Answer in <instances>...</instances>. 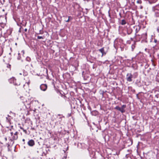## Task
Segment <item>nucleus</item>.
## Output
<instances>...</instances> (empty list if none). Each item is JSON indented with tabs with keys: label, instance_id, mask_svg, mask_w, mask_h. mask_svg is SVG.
I'll return each mask as SVG.
<instances>
[{
	"label": "nucleus",
	"instance_id": "15",
	"mask_svg": "<svg viewBox=\"0 0 159 159\" xmlns=\"http://www.w3.org/2000/svg\"><path fill=\"white\" fill-rule=\"evenodd\" d=\"M20 54L19 53H18V55H19V56H18V57H17V59H18V60H20V59H21V57H20V56H19V55H20Z\"/></svg>",
	"mask_w": 159,
	"mask_h": 159
},
{
	"label": "nucleus",
	"instance_id": "23",
	"mask_svg": "<svg viewBox=\"0 0 159 159\" xmlns=\"http://www.w3.org/2000/svg\"><path fill=\"white\" fill-rule=\"evenodd\" d=\"M20 129H23V128H22L21 127H20Z\"/></svg>",
	"mask_w": 159,
	"mask_h": 159
},
{
	"label": "nucleus",
	"instance_id": "18",
	"mask_svg": "<svg viewBox=\"0 0 159 159\" xmlns=\"http://www.w3.org/2000/svg\"><path fill=\"white\" fill-rule=\"evenodd\" d=\"M154 42L155 43H156L157 42V40L156 39H154Z\"/></svg>",
	"mask_w": 159,
	"mask_h": 159
},
{
	"label": "nucleus",
	"instance_id": "14",
	"mask_svg": "<svg viewBox=\"0 0 159 159\" xmlns=\"http://www.w3.org/2000/svg\"><path fill=\"white\" fill-rule=\"evenodd\" d=\"M137 3L141 4L142 3V1L141 0H138L137 2Z\"/></svg>",
	"mask_w": 159,
	"mask_h": 159
},
{
	"label": "nucleus",
	"instance_id": "21",
	"mask_svg": "<svg viewBox=\"0 0 159 159\" xmlns=\"http://www.w3.org/2000/svg\"><path fill=\"white\" fill-rule=\"evenodd\" d=\"M22 130H23V131H24V132H26V130H25V129H22Z\"/></svg>",
	"mask_w": 159,
	"mask_h": 159
},
{
	"label": "nucleus",
	"instance_id": "5",
	"mask_svg": "<svg viewBox=\"0 0 159 159\" xmlns=\"http://www.w3.org/2000/svg\"><path fill=\"white\" fill-rule=\"evenodd\" d=\"M28 144L29 146H33L35 144L34 142L33 139H31L28 142Z\"/></svg>",
	"mask_w": 159,
	"mask_h": 159
},
{
	"label": "nucleus",
	"instance_id": "24",
	"mask_svg": "<svg viewBox=\"0 0 159 159\" xmlns=\"http://www.w3.org/2000/svg\"><path fill=\"white\" fill-rule=\"evenodd\" d=\"M7 138H5V140H7Z\"/></svg>",
	"mask_w": 159,
	"mask_h": 159
},
{
	"label": "nucleus",
	"instance_id": "2",
	"mask_svg": "<svg viewBox=\"0 0 159 159\" xmlns=\"http://www.w3.org/2000/svg\"><path fill=\"white\" fill-rule=\"evenodd\" d=\"M126 106L125 105H123L121 106V107H120L118 106H116L115 109L119 111H120L122 113L125 112V108L126 107Z\"/></svg>",
	"mask_w": 159,
	"mask_h": 159
},
{
	"label": "nucleus",
	"instance_id": "19",
	"mask_svg": "<svg viewBox=\"0 0 159 159\" xmlns=\"http://www.w3.org/2000/svg\"><path fill=\"white\" fill-rule=\"evenodd\" d=\"M21 52L23 53V54H24L25 53V52L24 50H22L21 51Z\"/></svg>",
	"mask_w": 159,
	"mask_h": 159
},
{
	"label": "nucleus",
	"instance_id": "8",
	"mask_svg": "<svg viewBox=\"0 0 159 159\" xmlns=\"http://www.w3.org/2000/svg\"><path fill=\"white\" fill-rule=\"evenodd\" d=\"M3 52V50L2 47L0 46V56L2 55Z\"/></svg>",
	"mask_w": 159,
	"mask_h": 159
},
{
	"label": "nucleus",
	"instance_id": "7",
	"mask_svg": "<svg viewBox=\"0 0 159 159\" xmlns=\"http://www.w3.org/2000/svg\"><path fill=\"white\" fill-rule=\"evenodd\" d=\"M120 23L122 25H125L126 24V22L125 20H122Z\"/></svg>",
	"mask_w": 159,
	"mask_h": 159
},
{
	"label": "nucleus",
	"instance_id": "1",
	"mask_svg": "<svg viewBox=\"0 0 159 159\" xmlns=\"http://www.w3.org/2000/svg\"><path fill=\"white\" fill-rule=\"evenodd\" d=\"M18 134L17 132H16L14 133H13L12 132H11L10 134L11 136L10 140L12 141L13 140H16L18 138Z\"/></svg>",
	"mask_w": 159,
	"mask_h": 159
},
{
	"label": "nucleus",
	"instance_id": "20",
	"mask_svg": "<svg viewBox=\"0 0 159 159\" xmlns=\"http://www.w3.org/2000/svg\"><path fill=\"white\" fill-rule=\"evenodd\" d=\"M27 29H26H26H25V30H25V32H26V31H27Z\"/></svg>",
	"mask_w": 159,
	"mask_h": 159
},
{
	"label": "nucleus",
	"instance_id": "10",
	"mask_svg": "<svg viewBox=\"0 0 159 159\" xmlns=\"http://www.w3.org/2000/svg\"><path fill=\"white\" fill-rule=\"evenodd\" d=\"M45 36H38L37 39H43L44 38Z\"/></svg>",
	"mask_w": 159,
	"mask_h": 159
},
{
	"label": "nucleus",
	"instance_id": "25",
	"mask_svg": "<svg viewBox=\"0 0 159 159\" xmlns=\"http://www.w3.org/2000/svg\"><path fill=\"white\" fill-rule=\"evenodd\" d=\"M142 7H141V8L142 9Z\"/></svg>",
	"mask_w": 159,
	"mask_h": 159
},
{
	"label": "nucleus",
	"instance_id": "22",
	"mask_svg": "<svg viewBox=\"0 0 159 159\" xmlns=\"http://www.w3.org/2000/svg\"><path fill=\"white\" fill-rule=\"evenodd\" d=\"M22 141H23L24 142L25 141V139H22Z\"/></svg>",
	"mask_w": 159,
	"mask_h": 159
},
{
	"label": "nucleus",
	"instance_id": "11",
	"mask_svg": "<svg viewBox=\"0 0 159 159\" xmlns=\"http://www.w3.org/2000/svg\"><path fill=\"white\" fill-rule=\"evenodd\" d=\"M26 60L27 61L30 62L31 61V59L30 57H28L26 58Z\"/></svg>",
	"mask_w": 159,
	"mask_h": 159
},
{
	"label": "nucleus",
	"instance_id": "13",
	"mask_svg": "<svg viewBox=\"0 0 159 159\" xmlns=\"http://www.w3.org/2000/svg\"><path fill=\"white\" fill-rule=\"evenodd\" d=\"M71 17L70 16H68V19L67 20H66V22H69L70 20V18Z\"/></svg>",
	"mask_w": 159,
	"mask_h": 159
},
{
	"label": "nucleus",
	"instance_id": "12",
	"mask_svg": "<svg viewBox=\"0 0 159 159\" xmlns=\"http://www.w3.org/2000/svg\"><path fill=\"white\" fill-rule=\"evenodd\" d=\"M11 66L10 64H6V66H7V67L10 70L11 69Z\"/></svg>",
	"mask_w": 159,
	"mask_h": 159
},
{
	"label": "nucleus",
	"instance_id": "9",
	"mask_svg": "<svg viewBox=\"0 0 159 159\" xmlns=\"http://www.w3.org/2000/svg\"><path fill=\"white\" fill-rule=\"evenodd\" d=\"M132 32V30L131 29L128 30H127V33L128 34H130Z\"/></svg>",
	"mask_w": 159,
	"mask_h": 159
},
{
	"label": "nucleus",
	"instance_id": "6",
	"mask_svg": "<svg viewBox=\"0 0 159 159\" xmlns=\"http://www.w3.org/2000/svg\"><path fill=\"white\" fill-rule=\"evenodd\" d=\"M99 51L102 53L101 57H102L103 55H105L106 54V53L104 52V48H102L99 49Z\"/></svg>",
	"mask_w": 159,
	"mask_h": 159
},
{
	"label": "nucleus",
	"instance_id": "3",
	"mask_svg": "<svg viewBox=\"0 0 159 159\" xmlns=\"http://www.w3.org/2000/svg\"><path fill=\"white\" fill-rule=\"evenodd\" d=\"M133 77V75L131 73H128L126 75V79L128 81L131 82L132 81Z\"/></svg>",
	"mask_w": 159,
	"mask_h": 159
},
{
	"label": "nucleus",
	"instance_id": "17",
	"mask_svg": "<svg viewBox=\"0 0 159 159\" xmlns=\"http://www.w3.org/2000/svg\"><path fill=\"white\" fill-rule=\"evenodd\" d=\"M140 28H139V29L138 30L137 29V28H136V33H138V31H139V30Z\"/></svg>",
	"mask_w": 159,
	"mask_h": 159
},
{
	"label": "nucleus",
	"instance_id": "16",
	"mask_svg": "<svg viewBox=\"0 0 159 159\" xmlns=\"http://www.w3.org/2000/svg\"><path fill=\"white\" fill-rule=\"evenodd\" d=\"M43 33V31L40 30L39 31V33L38 34H42Z\"/></svg>",
	"mask_w": 159,
	"mask_h": 159
},
{
	"label": "nucleus",
	"instance_id": "4",
	"mask_svg": "<svg viewBox=\"0 0 159 159\" xmlns=\"http://www.w3.org/2000/svg\"><path fill=\"white\" fill-rule=\"evenodd\" d=\"M47 88V85L46 84H43L41 85L40 86V89L43 91L46 90Z\"/></svg>",
	"mask_w": 159,
	"mask_h": 159
}]
</instances>
